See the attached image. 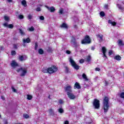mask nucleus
Returning <instances> with one entry per match:
<instances>
[{"instance_id": "nucleus-1", "label": "nucleus", "mask_w": 124, "mask_h": 124, "mask_svg": "<svg viewBox=\"0 0 124 124\" xmlns=\"http://www.w3.org/2000/svg\"><path fill=\"white\" fill-rule=\"evenodd\" d=\"M104 113H107L109 109V98L108 97H105L104 99V102L103 103Z\"/></svg>"}, {"instance_id": "nucleus-2", "label": "nucleus", "mask_w": 124, "mask_h": 124, "mask_svg": "<svg viewBox=\"0 0 124 124\" xmlns=\"http://www.w3.org/2000/svg\"><path fill=\"white\" fill-rule=\"evenodd\" d=\"M57 71H58V67L56 66H52L51 67L47 68V70H46V71H44V73H49V74H52Z\"/></svg>"}, {"instance_id": "nucleus-3", "label": "nucleus", "mask_w": 124, "mask_h": 124, "mask_svg": "<svg viewBox=\"0 0 124 124\" xmlns=\"http://www.w3.org/2000/svg\"><path fill=\"white\" fill-rule=\"evenodd\" d=\"M69 62L70 63L71 65L74 68L76 69V70H78L79 68H80V66L76 63V62L74 61V60L72 58V57H69Z\"/></svg>"}, {"instance_id": "nucleus-4", "label": "nucleus", "mask_w": 124, "mask_h": 124, "mask_svg": "<svg viewBox=\"0 0 124 124\" xmlns=\"http://www.w3.org/2000/svg\"><path fill=\"white\" fill-rule=\"evenodd\" d=\"M17 72H20L21 75L20 76H25L26 74L27 73V68H21L20 69H18L16 70Z\"/></svg>"}, {"instance_id": "nucleus-5", "label": "nucleus", "mask_w": 124, "mask_h": 124, "mask_svg": "<svg viewBox=\"0 0 124 124\" xmlns=\"http://www.w3.org/2000/svg\"><path fill=\"white\" fill-rule=\"evenodd\" d=\"M90 43H91V39L89 36H86L84 39L81 41V44H90Z\"/></svg>"}, {"instance_id": "nucleus-6", "label": "nucleus", "mask_w": 124, "mask_h": 124, "mask_svg": "<svg viewBox=\"0 0 124 124\" xmlns=\"http://www.w3.org/2000/svg\"><path fill=\"white\" fill-rule=\"evenodd\" d=\"M93 105L95 109H99V107H100V104H99V100L97 99H94L93 103Z\"/></svg>"}, {"instance_id": "nucleus-7", "label": "nucleus", "mask_w": 124, "mask_h": 124, "mask_svg": "<svg viewBox=\"0 0 124 124\" xmlns=\"http://www.w3.org/2000/svg\"><path fill=\"white\" fill-rule=\"evenodd\" d=\"M71 43L73 45L74 47H77L79 46V43L77 42H76V40L75 39V38L72 37L71 41Z\"/></svg>"}, {"instance_id": "nucleus-8", "label": "nucleus", "mask_w": 124, "mask_h": 124, "mask_svg": "<svg viewBox=\"0 0 124 124\" xmlns=\"http://www.w3.org/2000/svg\"><path fill=\"white\" fill-rule=\"evenodd\" d=\"M65 92H67V93H72V87L70 85H68L64 88Z\"/></svg>"}, {"instance_id": "nucleus-9", "label": "nucleus", "mask_w": 124, "mask_h": 124, "mask_svg": "<svg viewBox=\"0 0 124 124\" xmlns=\"http://www.w3.org/2000/svg\"><path fill=\"white\" fill-rule=\"evenodd\" d=\"M67 95L70 99H75L76 98V96L72 92L67 93Z\"/></svg>"}, {"instance_id": "nucleus-10", "label": "nucleus", "mask_w": 124, "mask_h": 124, "mask_svg": "<svg viewBox=\"0 0 124 124\" xmlns=\"http://www.w3.org/2000/svg\"><path fill=\"white\" fill-rule=\"evenodd\" d=\"M18 59L20 62H23V61H26L28 59V57L26 55H19Z\"/></svg>"}, {"instance_id": "nucleus-11", "label": "nucleus", "mask_w": 124, "mask_h": 124, "mask_svg": "<svg viewBox=\"0 0 124 124\" xmlns=\"http://www.w3.org/2000/svg\"><path fill=\"white\" fill-rule=\"evenodd\" d=\"M11 66L13 68H15V67H16V66H18V63H17V62H16V61L14 60V61H12V62H11Z\"/></svg>"}, {"instance_id": "nucleus-12", "label": "nucleus", "mask_w": 124, "mask_h": 124, "mask_svg": "<svg viewBox=\"0 0 124 124\" xmlns=\"http://www.w3.org/2000/svg\"><path fill=\"white\" fill-rule=\"evenodd\" d=\"M96 37L100 42H102V41H103V35L98 34L96 35Z\"/></svg>"}, {"instance_id": "nucleus-13", "label": "nucleus", "mask_w": 124, "mask_h": 124, "mask_svg": "<svg viewBox=\"0 0 124 124\" xmlns=\"http://www.w3.org/2000/svg\"><path fill=\"white\" fill-rule=\"evenodd\" d=\"M46 7L50 12H55V10H56V9L54 7H49L48 6H46Z\"/></svg>"}, {"instance_id": "nucleus-14", "label": "nucleus", "mask_w": 124, "mask_h": 124, "mask_svg": "<svg viewBox=\"0 0 124 124\" xmlns=\"http://www.w3.org/2000/svg\"><path fill=\"white\" fill-rule=\"evenodd\" d=\"M102 51L103 54V57H104L105 58H107V56H106V54H105V53L107 51V50L106 49V48H105V47L104 46L102 47Z\"/></svg>"}, {"instance_id": "nucleus-15", "label": "nucleus", "mask_w": 124, "mask_h": 124, "mask_svg": "<svg viewBox=\"0 0 124 124\" xmlns=\"http://www.w3.org/2000/svg\"><path fill=\"white\" fill-rule=\"evenodd\" d=\"M74 88L75 89H81V86H80V84H79V83L78 82H76L75 85H74Z\"/></svg>"}, {"instance_id": "nucleus-16", "label": "nucleus", "mask_w": 124, "mask_h": 124, "mask_svg": "<svg viewBox=\"0 0 124 124\" xmlns=\"http://www.w3.org/2000/svg\"><path fill=\"white\" fill-rule=\"evenodd\" d=\"M23 42L24 44H25V43H30L31 42V39H30V38H27L26 39H23Z\"/></svg>"}, {"instance_id": "nucleus-17", "label": "nucleus", "mask_w": 124, "mask_h": 124, "mask_svg": "<svg viewBox=\"0 0 124 124\" xmlns=\"http://www.w3.org/2000/svg\"><path fill=\"white\" fill-rule=\"evenodd\" d=\"M108 24H110V25L113 26H116V25H117V23L116 22L112 21V20H108Z\"/></svg>"}, {"instance_id": "nucleus-18", "label": "nucleus", "mask_w": 124, "mask_h": 124, "mask_svg": "<svg viewBox=\"0 0 124 124\" xmlns=\"http://www.w3.org/2000/svg\"><path fill=\"white\" fill-rule=\"evenodd\" d=\"M61 28H62L63 29H67V24L65 23H63L61 26Z\"/></svg>"}, {"instance_id": "nucleus-19", "label": "nucleus", "mask_w": 124, "mask_h": 124, "mask_svg": "<svg viewBox=\"0 0 124 124\" xmlns=\"http://www.w3.org/2000/svg\"><path fill=\"white\" fill-rule=\"evenodd\" d=\"M115 60H116L117 61H121L122 60V58L121 56L118 55L114 57Z\"/></svg>"}, {"instance_id": "nucleus-20", "label": "nucleus", "mask_w": 124, "mask_h": 124, "mask_svg": "<svg viewBox=\"0 0 124 124\" xmlns=\"http://www.w3.org/2000/svg\"><path fill=\"white\" fill-rule=\"evenodd\" d=\"M82 78L84 79L85 81H88V78H87V76L85 74H83Z\"/></svg>"}, {"instance_id": "nucleus-21", "label": "nucleus", "mask_w": 124, "mask_h": 124, "mask_svg": "<svg viewBox=\"0 0 124 124\" xmlns=\"http://www.w3.org/2000/svg\"><path fill=\"white\" fill-rule=\"evenodd\" d=\"M21 3L22 5H23V6H27V1H26V0H23L21 2Z\"/></svg>"}, {"instance_id": "nucleus-22", "label": "nucleus", "mask_w": 124, "mask_h": 124, "mask_svg": "<svg viewBox=\"0 0 124 124\" xmlns=\"http://www.w3.org/2000/svg\"><path fill=\"white\" fill-rule=\"evenodd\" d=\"M27 99H28V100H31L32 98V96H31V95H29L28 94L27 95Z\"/></svg>"}, {"instance_id": "nucleus-23", "label": "nucleus", "mask_w": 124, "mask_h": 124, "mask_svg": "<svg viewBox=\"0 0 124 124\" xmlns=\"http://www.w3.org/2000/svg\"><path fill=\"white\" fill-rule=\"evenodd\" d=\"M38 53L39 54H40V55H42L43 54V53H44V51H43V50H42V49L40 48L38 50Z\"/></svg>"}, {"instance_id": "nucleus-24", "label": "nucleus", "mask_w": 124, "mask_h": 124, "mask_svg": "<svg viewBox=\"0 0 124 124\" xmlns=\"http://www.w3.org/2000/svg\"><path fill=\"white\" fill-rule=\"evenodd\" d=\"M23 117L25 119H29V118H30V115L25 113L23 114Z\"/></svg>"}, {"instance_id": "nucleus-25", "label": "nucleus", "mask_w": 124, "mask_h": 124, "mask_svg": "<svg viewBox=\"0 0 124 124\" xmlns=\"http://www.w3.org/2000/svg\"><path fill=\"white\" fill-rule=\"evenodd\" d=\"M91 56L89 55L86 58V62H91Z\"/></svg>"}, {"instance_id": "nucleus-26", "label": "nucleus", "mask_w": 124, "mask_h": 124, "mask_svg": "<svg viewBox=\"0 0 124 124\" xmlns=\"http://www.w3.org/2000/svg\"><path fill=\"white\" fill-rule=\"evenodd\" d=\"M118 44H119V45H120V46H122L124 45V43H123V41L119 40L118 41Z\"/></svg>"}, {"instance_id": "nucleus-27", "label": "nucleus", "mask_w": 124, "mask_h": 124, "mask_svg": "<svg viewBox=\"0 0 124 124\" xmlns=\"http://www.w3.org/2000/svg\"><path fill=\"white\" fill-rule=\"evenodd\" d=\"M58 112L59 113H63V109L62 108H60L59 109H58Z\"/></svg>"}, {"instance_id": "nucleus-28", "label": "nucleus", "mask_w": 124, "mask_h": 124, "mask_svg": "<svg viewBox=\"0 0 124 124\" xmlns=\"http://www.w3.org/2000/svg\"><path fill=\"white\" fill-rule=\"evenodd\" d=\"M19 32L21 35H25V32L22 30H19Z\"/></svg>"}, {"instance_id": "nucleus-29", "label": "nucleus", "mask_w": 124, "mask_h": 124, "mask_svg": "<svg viewBox=\"0 0 124 124\" xmlns=\"http://www.w3.org/2000/svg\"><path fill=\"white\" fill-rule=\"evenodd\" d=\"M29 31H34V28L32 26L31 28H29Z\"/></svg>"}, {"instance_id": "nucleus-30", "label": "nucleus", "mask_w": 124, "mask_h": 124, "mask_svg": "<svg viewBox=\"0 0 124 124\" xmlns=\"http://www.w3.org/2000/svg\"><path fill=\"white\" fill-rule=\"evenodd\" d=\"M118 8H119L120 10H122V11L123 10L124 8L123 7V6H122V5L120 4H118Z\"/></svg>"}, {"instance_id": "nucleus-31", "label": "nucleus", "mask_w": 124, "mask_h": 124, "mask_svg": "<svg viewBox=\"0 0 124 124\" xmlns=\"http://www.w3.org/2000/svg\"><path fill=\"white\" fill-rule=\"evenodd\" d=\"M32 18V15L29 14L28 16V19H29V20H31Z\"/></svg>"}, {"instance_id": "nucleus-32", "label": "nucleus", "mask_w": 124, "mask_h": 124, "mask_svg": "<svg viewBox=\"0 0 124 124\" xmlns=\"http://www.w3.org/2000/svg\"><path fill=\"white\" fill-rule=\"evenodd\" d=\"M100 15L102 17H104V16H105V13H104V12H101L100 13Z\"/></svg>"}, {"instance_id": "nucleus-33", "label": "nucleus", "mask_w": 124, "mask_h": 124, "mask_svg": "<svg viewBox=\"0 0 124 124\" xmlns=\"http://www.w3.org/2000/svg\"><path fill=\"white\" fill-rule=\"evenodd\" d=\"M5 21H9V17L8 16H4Z\"/></svg>"}, {"instance_id": "nucleus-34", "label": "nucleus", "mask_w": 124, "mask_h": 124, "mask_svg": "<svg viewBox=\"0 0 124 124\" xmlns=\"http://www.w3.org/2000/svg\"><path fill=\"white\" fill-rule=\"evenodd\" d=\"M48 112L49 114H52L53 113H54V110L52 108H50L48 110Z\"/></svg>"}, {"instance_id": "nucleus-35", "label": "nucleus", "mask_w": 124, "mask_h": 124, "mask_svg": "<svg viewBox=\"0 0 124 124\" xmlns=\"http://www.w3.org/2000/svg\"><path fill=\"white\" fill-rule=\"evenodd\" d=\"M14 27V26L12 24H9L8 25V28H9V29H13Z\"/></svg>"}, {"instance_id": "nucleus-36", "label": "nucleus", "mask_w": 124, "mask_h": 124, "mask_svg": "<svg viewBox=\"0 0 124 124\" xmlns=\"http://www.w3.org/2000/svg\"><path fill=\"white\" fill-rule=\"evenodd\" d=\"M12 56H15L16 55V51L13 50L11 52Z\"/></svg>"}, {"instance_id": "nucleus-37", "label": "nucleus", "mask_w": 124, "mask_h": 124, "mask_svg": "<svg viewBox=\"0 0 124 124\" xmlns=\"http://www.w3.org/2000/svg\"><path fill=\"white\" fill-rule=\"evenodd\" d=\"M63 13V9H62V8L60 9L59 10L60 14H62Z\"/></svg>"}, {"instance_id": "nucleus-38", "label": "nucleus", "mask_w": 124, "mask_h": 124, "mask_svg": "<svg viewBox=\"0 0 124 124\" xmlns=\"http://www.w3.org/2000/svg\"><path fill=\"white\" fill-rule=\"evenodd\" d=\"M36 11H37L38 12H39L40 11H41V8L39 7H38L36 9Z\"/></svg>"}, {"instance_id": "nucleus-39", "label": "nucleus", "mask_w": 124, "mask_h": 124, "mask_svg": "<svg viewBox=\"0 0 124 124\" xmlns=\"http://www.w3.org/2000/svg\"><path fill=\"white\" fill-rule=\"evenodd\" d=\"M120 97L121 98H124V93L123 92L120 94Z\"/></svg>"}, {"instance_id": "nucleus-40", "label": "nucleus", "mask_w": 124, "mask_h": 124, "mask_svg": "<svg viewBox=\"0 0 124 124\" xmlns=\"http://www.w3.org/2000/svg\"><path fill=\"white\" fill-rule=\"evenodd\" d=\"M19 19H24V16L22 15H20L18 16Z\"/></svg>"}, {"instance_id": "nucleus-41", "label": "nucleus", "mask_w": 124, "mask_h": 124, "mask_svg": "<svg viewBox=\"0 0 124 124\" xmlns=\"http://www.w3.org/2000/svg\"><path fill=\"white\" fill-rule=\"evenodd\" d=\"M12 89L13 92H14V93H16L17 91L16 90V89H15V88H14V87H12Z\"/></svg>"}, {"instance_id": "nucleus-42", "label": "nucleus", "mask_w": 124, "mask_h": 124, "mask_svg": "<svg viewBox=\"0 0 124 124\" xmlns=\"http://www.w3.org/2000/svg\"><path fill=\"white\" fill-rule=\"evenodd\" d=\"M4 27H6V28L8 27V23H5L3 24Z\"/></svg>"}, {"instance_id": "nucleus-43", "label": "nucleus", "mask_w": 124, "mask_h": 124, "mask_svg": "<svg viewBox=\"0 0 124 124\" xmlns=\"http://www.w3.org/2000/svg\"><path fill=\"white\" fill-rule=\"evenodd\" d=\"M48 51V52H52V51H54V49L51 47H49Z\"/></svg>"}, {"instance_id": "nucleus-44", "label": "nucleus", "mask_w": 124, "mask_h": 124, "mask_svg": "<svg viewBox=\"0 0 124 124\" xmlns=\"http://www.w3.org/2000/svg\"><path fill=\"white\" fill-rule=\"evenodd\" d=\"M39 19H40V20L43 21V20H44V16H39Z\"/></svg>"}, {"instance_id": "nucleus-45", "label": "nucleus", "mask_w": 124, "mask_h": 124, "mask_svg": "<svg viewBox=\"0 0 124 124\" xmlns=\"http://www.w3.org/2000/svg\"><path fill=\"white\" fill-rule=\"evenodd\" d=\"M38 47V45H37V43L35 44V50H37V48Z\"/></svg>"}, {"instance_id": "nucleus-46", "label": "nucleus", "mask_w": 124, "mask_h": 124, "mask_svg": "<svg viewBox=\"0 0 124 124\" xmlns=\"http://www.w3.org/2000/svg\"><path fill=\"white\" fill-rule=\"evenodd\" d=\"M84 62H85V60H84V59H81V60H79L80 63H83Z\"/></svg>"}, {"instance_id": "nucleus-47", "label": "nucleus", "mask_w": 124, "mask_h": 124, "mask_svg": "<svg viewBox=\"0 0 124 124\" xmlns=\"http://www.w3.org/2000/svg\"><path fill=\"white\" fill-rule=\"evenodd\" d=\"M108 54H109V56H111V55H112V54H113V51L112 50H110L108 52Z\"/></svg>"}, {"instance_id": "nucleus-48", "label": "nucleus", "mask_w": 124, "mask_h": 124, "mask_svg": "<svg viewBox=\"0 0 124 124\" xmlns=\"http://www.w3.org/2000/svg\"><path fill=\"white\" fill-rule=\"evenodd\" d=\"M59 103L60 104H62V103H63V101H62V100H60Z\"/></svg>"}, {"instance_id": "nucleus-49", "label": "nucleus", "mask_w": 124, "mask_h": 124, "mask_svg": "<svg viewBox=\"0 0 124 124\" xmlns=\"http://www.w3.org/2000/svg\"><path fill=\"white\" fill-rule=\"evenodd\" d=\"M69 124V122H68V121H65L64 122V124Z\"/></svg>"}, {"instance_id": "nucleus-50", "label": "nucleus", "mask_w": 124, "mask_h": 124, "mask_svg": "<svg viewBox=\"0 0 124 124\" xmlns=\"http://www.w3.org/2000/svg\"><path fill=\"white\" fill-rule=\"evenodd\" d=\"M95 70L96 71H100V69L99 68H96Z\"/></svg>"}, {"instance_id": "nucleus-51", "label": "nucleus", "mask_w": 124, "mask_h": 124, "mask_svg": "<svg viewBox=\"0 0 124 124\" xmlns=\"http://www.w3.org/2000/svg\"><path fill=\"white\" fill-rule=\"evenodd\" d=\"M66 54H70V51H69V50H66Z\"/></svg>"}, {"instance_id": "nucleus-52", "label": "nucleus", "mask_w": 124, "mask_h": 124, "mask_svg": "<svg viewBox=\"0 0 124 124\" xmlns=\"http://www.w3.org/2000/svg\"><path fill=\"white\" fill-rule=\"evenodd\" d=\"M105 8L106 9H108V5H105Z\"/></svg>"}, {"instance_id": "nucleus-53", "label": "nucleus", "mask_w": 124, "mask_h": 124, "mask_svg": "<svg viewBox=\"0 0 124 124\" xmlns=\"http://www.w3.org/2000/svg\"><path fill=\"white\" fill-rule=\"evenodd\" d=\"M14 47L15 48V49H17V46L16 45H14Z\"/></svg>"}, {"instance_id": "nucleus-54", "label": "nucleus", "mask_w": 124, "mask_h": 124, "mask_svg": "<svg viewBox=\"0 0 124 124\" xmlns=\"http://www.w3.org/2000/svg\"><path fill=\"white\" fill-rule=\"evenodd\" d=\"M46 70H48V69H43V72L44 73V71H46Z\"/></svg>"}, {"instance_id": "nucleus-55", "label": "nucleus", "mask_w": 124, "mask_h": 124, "mask_svg": "<svg viewBox=\"0 0 124 124\" xmlns=\"http://www.w3.org/2000/svg\"><path fill=\"white\" fill-rule=\"evenodd\" d=\"M91 50H92V51H93L94 50V47H92Z\"/></svg>"}, {"instance_id": "nucleus-56", "label": "nucleus", "mask_w": 124, "mask_h": 124, "mask_svg": "<svg viewBox=\"0 0 124 124\" xmlns=\"http://www.w3.org/2000/svg\"><path fill=\"white\" fill-rule=\"evenodd\" d=\"M1 99L2 100H4V97L3 96H1Z\"/></svg>"}, {"instance_id": "nucleus-57", "label": "nucleus", "mask_w": 124, "mask_h": 124, "mask_svg": "<svg viewBox=\"0 0 124 124\" xmlns=\"http://www.w3.org/2000/svg\"><path fill=\"white\" fill-rule=\"evenodd\" d=\"M9 2H12V0H7Z\"/></svg>"}, {"instance_id": "nucleus-58", "label": "nucleus", "mask_w": 124, "mask_h": 124, "mask_svg": "<svg viewBox=\"0 0 124 124\" xmlns=\"http://www.w3.org/2000/svg\"><path fill=\"white\" fill-rule=\"evenodd\" d=\"M4 124H7V121H5L4 122Z\"/></svg>"}, {"instance_id": "nucleus-59", "label": "nucleus", "mask_w": 124, "mask_h": 124, "mask_svg": "<svg viewBox=\"0 0 124 124\" xmlns=\"http://www.w3.org/2000/svg\"><path fill=\"white\" fill-rule=\"evenodd\" d=\"M50 96H51L49 95L48 96V98H49V99H51Z\"/></svg>"}, {"instance_id": "nucleus-60", "label": "nucleus", "mask_w": 124, "mask_h": 124, "mask_svg": "<svg viewBox=\"0 0 124 124\" xmlns=\"http://www.w3.org/2000/svg\"><path fill=\"white\" fill-rule=\"evenodd\" d=\"M65 68H66V69H67V67H65Z\"/></svg>"}, {"instance_id": "nucleus-61", "label": "nucleus", "mask_w": 124, "mask_h": 124, "mask_svg": "<svg viewBox=\"0 0 124 124\" xmlns=\"http://www.w3.org/2000/svg\"><path fill=\"white\" fill-rule=\"evenodd\" d=\"M24 46H25V45H24Z\"/></svg>"}]
</instances>
